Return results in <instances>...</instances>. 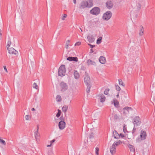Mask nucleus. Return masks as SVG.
Returning a JSON list of instances; mask_svg holds the SVG:
<instances>
[{"mask_svg": "<svg viewBox=\"0 0 155 155\" xmlns=\"http://www.w3.org/2000/svg\"><path fill=\"white\" fill-rule=\"evenodd\" d=\"M93 5L92 1H89L88 2L87 1L84 0L81 2L79 5V8L80 9H84L86 8H90Z\"/></svg>", "mask_w": 155, "mask_h": 155, "instance_id": "f257e3e1", "label": "nucleus"}, {"mask_svg": "<svg viewBox=\"0 0 155 155\" xmlns=\"http://www.w3.org/2000/svg\"><path fill=\"white\" fill-rule=\"evenodd\" d=\"M84 81V83L87 86V93H89L90 91L91 87V84L90 81V77L87 75H85Z\"/></svg>", "mask_w": 155, "mask_h": 155, "instance_id": "f03ea898", "label": "nucleus"}, {"mask_svg": "<svg viewBox=\"0 0 155 155\" xmlns=\"http://www.w3.org/2000/svg\"><path fill=\"white\" fill-rule=\"evenodd\" d=\"M66 69L64 65H62L59 67L58 70V75L59 76L63 77L65 74Z\"/></svg>", "mask_w": 155, "mask_h": 155, "instance_id": "7ed1b4c3", "label": "nucleus"}, {"mask_svg": "<svg viewBox=\"0 0 155 155\" xmlns=\"http://www.w3.org/2000/svg\"><path fill=\"white\" fill-rule=\"evenodd\" d=\"M112 15V12L110 11H107L103 14V18L106 21H108L111 18Z\"/></svg>", "mask_w": 155, "mask_h": 155, "instance_id": "20e7f679", "label": "nucleus"}, {"mask_svg": "<svg viewBox=\"0 0 155 155\" xmlns=\"http://www.w3.org/2000/svg\"><path fill=\"white\" fill-rule=\"evenodd\" d=\"M60 90L62 91H64L67 90L68 86L67 84L64 81L61 82L59 84Z\"/></svg>", "mask_w": 155, "mask_h": 155, "instance_id": "39448f33", "label": "nucleus"}, {"mask_svg": "<svg viewBox=\"0 0 155 155\" xmlns=\"http://www.w3.org/2000/svg\"><path fill=\"white\" fill-rule=\"evenodd\" d=\"M100 9L96 7L93 8L90 11V12L92 14L97 15L100 13Z\"/></svg>", "mask_w": 155, "mask_h": 155, "instance_id": "423d86ee", "label": "nucleus"}, {"mask_svg": "<svg viewBox=\"0 0 155 155\" xmlns=\"http://www.w3.org/2000/svg\"><path fill=\"white\" fill-rule=\"evenodd\" d=\"M133 124L134 127L137 126L140 124V119L138 116H136L134 118Z\"/></svg>", "mask_w": 155, "mask_h": 155, "instance_id": "0eeeda50", "label": "nucleus"}, {"mask_svg": "<svg viewBox=\"0 0 155 155\" xmlns=\"http://www.w3.org/2000/svg\"><path fill=\"white\" fill-rule=\"evenodd\" d=\"M8 53L10 54H14L16 56H18V52L13 48H8Z\"/></svg>", "mask_w": 155, "mask_h": 155, "instance_id": "6e6552de", "label": "nucleus"}, {"mask_svg": "<svg viewBox=\"0 0 155 155\" xmlns=\"http://www.w3.org/2000/svg\"><path fill=\"white\" fill-rule=\"evenodd\" d=\"M66 123L64 120H61L59 123L58 127L60 130H63L65 127Z\"/></svg>", "mask_w": 155, "mask_h": 155, "instance_id": "1a4fd4ad", "label": "nucleus"}, {"mask_svg": "<svg viewBox=\"0 0 155 155\" xmlns=\"http://www.w3.org/2000/svg\"><path fill=\"white\" fill-rule=\"evenodd\" d=\"M95 138V136L93 133L91 132L88 135V139L91 142H93Z\"/></svg>", "mask_w": 155, "mask_h": 155, "instance_id": "9d476101", "label": "nucleus"}, {"mask_svg": "<svg viewBox=\"0 0 155 155\" xmlns=\"http://www.w3.org/2000/svg\"><path fill=\"white\" fill-rule=\"evenodd\" d=\"M133 109L131 107H126L123 108V113L124 114H127L129 113L130 111H132Z\"/></svg>", "mask_w": 155, "mask_h": 155, "instance_id": "9b49d317", "label": "nucleus"}, {"mask_svg": "<svg viewBox=\"0 0 155 155\" xmlns=\"http://www.w3.org/2000/svg\"><path fill=\"white\" fill-rule=\"evenodd\" d=\"M106 7L109 9L111 8L113 6L112 2L110 1H107L106 2Z\"/></svg>", "mask_w": 155, "mask_h": 155, "instance_id": "f8f14e48", "label": "nucleus"}, {"mask_svg": "<svg viewBox=\"0 0 155 155\" xmlns=\"http://www.w3.org/2000/svg\"><path fill=\"white\" fill-rule=\"evenodd\" d=\"M67 59L70 61H73L75 62L78 61V58L77 57H69L67 58Z\"/></svg>", "mask_w": 155, "mask_h": 155, "instance_id": "ddd939ff", "label": "nucleus"}, {"mask_svg": "<svg viewBox=\"0 0 155 155\" xmlns=\"http://www.w3.org/2000/svg\"><path fill=\"white\" fill-rule=\"evenodd\" d=\"M140 137L142 140H144L146 138L147 134L145 131H143L142 130L141 131Z\"/></svg>", "mask_w": 155, "mask_h": 155, "instance_id": "4468645a", "label": "nucleus"}, {"mask_svg": "<svg viewBox=\"0 0 155 155\" xmlns=\"http://www.w3.org/2000/svg\"><path fill=\"white\" fill-rule=\"evenodd\" d=\"M110 151L112 155H114L115 154L116 152V148L114 146H113L112 145V146L110 148Z\"/></svg>", "mask_w": 155, "mask_h": 155, "instance_id": "2eb2a0df", "label": "nucleus"}, {"mask_svg": "<svg viewBox=\"0 0 155 155\" xmlns=\"http://www.w3.org/2000/svg\"><path fill=\"white\" fill-rule=\"evenodd\" d=\"M99 61L101 64H104L106 62V60L104 57L101 56L99 59Z\"/></svg>", "mask_w": 155, "mask_h": 155, "instance_id": "dca6fc26", "label": "nucleus"}, {"mask_svg": "<svg viewBox=\"0 0 155 155\" xmlns=\"http://www.w3.org/2000/svg\"><path fill=\"white\" fill-rule=\"evenodd\" d=\"M114 137L116 139H119L120 138V135L115 130H114L113 133Z\"/></svg>", "mask_w": 155, "mask_h": 155, "instance_id": "f3484780", "label": "nucleus"}, {"mask_svg": "<svg viewBox=\"0 0 155 155\" xmlns=\"http://www.w3.org/2000/svg\"><path fill=\"white\" fill-rule=\"evenodd\" d=\"M87 63L88 65H95L96 64L95 62L93 61L90 59H88L87 61Z\"/></svg>", "mask_w": 155, "mask_h": 155, "instance_id": "a211bd4d", "label": "nucleus"}, {"mask_svg": "<svg viewBox=\"0 0 155 155\" xmlns=\"http://www.w3.org/2000/svg\"><path fill=\"white\" fill-rule=\"evenodd\" d=\"M122 143L121 141L120 140H119L117 141H115L114 142L113 144H112L113 146H114L116 147L121 144Z\"/></svg>", "mask_w": 155, "mask_h": 155, "instance_id": "6ab92c4d", "label": "nucleus"}, {"mask_svg": "<svg viewBox=\"0 0 155 155\" xmlns=\"http://www.w3.org/2000/svg\"><path fill=\"white\" fill-rule=\"evenodd\" d=\"M74 78L76 79H78L80 75L79 73L77 71H75L74 73Z\"/></svg>", "mask_w": 155, "mask_h": 155, "instance_id": "aec40b11", "label": "nucleus"}, {"mask_svg": "<svg viewBox=\"0 0 155 155\" xmlns=\"http://www.w3.org/2000/svg\"><path fill=\"white\" fill-rule=\"evenodd\" d=\"M140 30L139 33V35L140 36H142L143 35L144 30L143 26L142 25L140 26Z\"/></svg>", "mask_w": 155, "mask_h": 155, "instance_id": "412c9836", "label": "nucleus"}, {"mask_svg": "<svg viewBox=\"0 0 155 155\" xmlns=\"http://www.w3.org/2000/svg\"><path fill=\"white\" fill-rule=\"evenodd\" d=\"M128 147L129 148L131 152H134L135 151V148L134 146L129 144L128 145Z\"/></svg>", "mask_w": 155, "mask_h": 155, "instance_id": "4be33fe9", "label": "nucleus"}, {"mask_svg": "<svg viewBox=\"0 0 155 155\" xmlns=\"http://www.w3.org/2000/svg\"><path fill=\"white\" fill-rule=\"evenodd\" d=\"M87 39L88 41L90 43L93 42L94 40V38L92 36H88Z\"/></svg>", "mask_w": 155, "mask_h": 155, "instance_id": "5701e85b", "label": "nucleus"}, {"mask_svg": "<svg viewBox=\"0 0 155 155\" xmlns=\"http://www.w3.org/2000/svg\"><path fill=\"white\" fill-rule=\"evenodd\" d=\"M113 101L114 106L116 107L118 106L119 104L118 101L116 100L115 98H114Z\"/></svg>", "mask_w": 155, "mask_h": 155, "instance_id": "b1692460", "label": "nucleus"}, {"mask_svg": "<svg viewBox=\"0 0 155 155\" xmlns=\"http://www.w3.org/2000/svg\"><path fill=\"white\" fill-rule=\"evenodd\" d=\"M68 109V106L67 105H64L62 108V110L63 112L65 113Z\"/></svg>", "mask_w": 155, "mask_h": 155, "instance_id": "393cba45", "label": "nucleus"}, {"mask_svg": "<svg viewBox=\"0 0 155 155\" xmlns=\"http://www.w3.org/2000/svg\"><path fill=\"white\" fill-rule=\"evenodd\" d=\"M56 99L57 102H59L61 101V96L59 95L57 96Z\"/></svg>", "mask_w": 155, "mask_h": 155, "instance_id": "a878e982", "label": "nucleus"}, {"mask_svg": "<svg viewBox=\"0 0 155 155\" xmlns=\"http://www.w3.org/2000/svg\"><path fill=\"white\" fill-rule=\"evenodd\" d=\"M105 97L103 95H102L101 96V102L103 103L104 102L105 100Z\"/></svg>", "mask_w": 155, "mask_h": 155, "instance_id": "bb28decb", "label": "nucleus"}, {"mask_svg": "<svg viewBox=\"0 0 155 155\" xmlns=\"http://www.w3.org/2000/svg\"><path fill=\"white\" fill-rule=\"evenodd\" d=\"M32 87L33 88H35L36 89H38L39 88V87L37 85V84L35 83H34L32 85Z\"/></svg>", "mask_w": 155, "mask_h": 155, "instance_id": "cd10ccee", "label": "nucleus"}, {"mask_svg": "<svg viewBox=\"0 0 155 155\" xmlns=\"http://www.w3.org/2000/svg\"><path fill=\"white\" fill-rule=\"evenodd\" d=\"M70 41L69 40H68L66 42L65 47L67 49H68V46L69 44Z\"/></svg>", "mask_w": 155, "mask_h": 155, "instance_id": "c85d7f7f", "label": "nucleus"}, {"mask_svg": "<svg viewBox=\"0 0 155 155\" xmlns=\"http://www.w3.org/2000/svg\"><path fill=\"white\" fill-rule=\"evenodd\" d=\"M11 44V40L10 39H9V40H8V41L7 42V45L6 46L7 49H8V48H9V47Z\"/></svg>", "mask_w": 155, "mask_h": 155, "instance_id": "c756f323", "label": "nucleus"}, {"mask_svg": "<svg viewBox=\"0 0 155 155\" xmlns=\"http://www.w3.org/2000/svg\"><path fill=\"white\" fill-rule=\"evenodd\" d=\"M102 38L101 37H100L98 38L97 39V44H99L101 43V41L102 40Z\"/></svg>", "mask_w": 155, "mask_h": 155, "instance_id": "7c9ffc66", "label": "nucleus"}, {"mask_svg": "<svg viewBox=\"0 0 155 155\" xmlns=\"http://www.w3.org/2000/svg\"><path fill=\"white\" fill-rule=\"evenodd\" d=\"M0 142L1 144H3L4 145H5L6 144V143L5 141L4 140L1 139L0 137Z\"/></svg>", "mask_w": 155, "mask_h": 155, "instance_id": "2f4dec72", "label": "nucleus"}, {"mask_svg": "<svg viewBox=\"0 0 155 155\" xmlns=\"http://www.w3.org/2000/svg\"><path fill=\"white\" fill-rule=\"evenodd\" d=\"M38 131H36L35 132V136L36 139L39 136V135L38 134Z\"/></svg>", "mask_w": 155, "mask_h": 155, "instance_id": "473e14b6", "label": "nucleus"}, {"mask_svg": "<svg viewBox=\"0 0 155 155\" xmlns=\"http://www.w3.org/2000/svg\"><path fill=\"white\" fill-rule=\"evenodd\" d=\"M61 113V110L58 109V112L56 115V116L58 117H59L60 116Z\"/></svg>", "mask_w": 155, "mask_h": 155, "instance_id": "72a5a7b5", "label": "nucleus"}, {"mask_svg": "<svg viewBox=\"0 0 155 155\" xmlns=\"http://www.w3.org/2000/svg\"><path fill=\"white\" fill-rule=\"evenodd\" d=\"M119 118V116H118L117 114H115L114 116V119L115 120H118Z\"/></svg>", "mask_w": 155, "mask_h": 155, "instance_id": "f704fd0d", "label": "nucleus"}, {"mask_svg": "<svg viewBox=\"0 0 155 155\" xmlns=\"http://www.w3.org/2000/svg\"><path fill=\"white\" fill-rule=\"evenodd\" d=\"M109 89H107L105 90L104 92V94L106 95H107L108 94V92L109 91Z\"/></svg>", "mask_w": 155, "mask_h": 155, "instance_id": "c9c22d12", "label": "nucleus"}, {"mask_svg": "<svg viewBox=\"0 0 155 155\" xmlns=\"http://www.w3.org/2000/svg\"><path fill=\"white\" fill-rule=\"evenodd\" d=\"M25 119L27 120H30V117L29 115H26L25 117Z\"/></svg>", "mask_w": 155, "mask_h": 155, "instance_id": "e433bc0d", "label": "nucleus"}, {"mask_svg": "<svg viewBox=\"0 0 155 155\" xmlns=\"http://www.w3.org/2000/svg\"><path fill=\"white\" fill-rule=\"evenodd\" d=\"M118 81H119V85H122L123 86H124V84L123 83L122 80L121 79L118 80Z\"/></svg>", "mask_w": 155, "mask_h": 155, "instance_id": "4c0bfd02", "label": "nucleus"}, {"mask_svg": "<svg viewBox=\"0 0 155 155\" xmlns=\"http://www.w3.org/2000/svg\"><path fill=\"white\" fill-rule=\"evenodd\" d=\"M116 89L118 91H119L120 90V87L118 85H115Z\"/></svg>", "mask_w": 155, "mask_h": 155, "instance_id": "58836bf2", "label": "nucleus"}, {"mask_svg": "<svg viewBox=\"0 0 155 155\" xmlns=\"http://www.w3.org/2000/svg\"><path fill=\"white\" fill-rule=\"evenodd\" d=\"M95 150H96L95 153H96V154H97V155H99L98 151H99V149L98 148L96 147L95 148Z\"/></svg>", "mask_w": 155, "mask_h": 155, "instance_id": "ea45409f", "label": "nucleus"}, {"mask_svg": "<svg viewBox=\"0 0 155 155\" xmlns=\"http://www.w3.org/2000/svg\"><path fill=\"white\" fill-rule=\"evenodd\" d=\"M67 15L66 14H64V15L61 18V19L62 20H64L65 19V18L67 17Z\"/></svg>", "mask_w": 155, "mask_h": 155, "instance_id": "a19ab883", "label": "nucleus"}, {"mask_svg": "<svg viewBox=\"0 0 155 155\" xmlns=\"http://www.w3.org/2000/svg\"><path fill=\"white\" fill-rule=\"evenodd\" d=\"M123 131L125 133L126 131H127V128L126 127V126L124 125V126L123 127Z\"/></svg>", "mask_w": 155, "mask_h": 155, "instance_id": "79ce46f5", "label": "nucleus"}, {"mask_svg": "<svg viewBox=\"0 0 155 155\" xmlns=\"http://www.w3.org/2000/svg\"><path fill=\"white\" fill-rule=\"evenodd\" d=\"M81 44V42L78 41V42H77V43H76L75 44V46H76V45L79 46Z\"/></svg>", "mask_w": 155, "mask_h": 155, "instance_id": "37998d69", "label": "nucleus"}, {"mask_svg": "<svg viewBox=\"0 0 155 155\" xmlns=\"http://www.w3.org/2000/svg\"><path fill=\"white\" fill-rule=\"evenodd\" d=\"M88 45L89 46H90V48H93L94 47H95V45H91V44H88Z\"/></svg>", "mask_w": 155, "mask_h": 155, "instance_id": "c03bdc74", "label": "nucleus"}, {"mask_svg": "<svg viewBox=\"0 0 155 155\" xmlns=\"http://www.w3.org/2000/svg\"><path fill=\"white\" fill-rule=\"evenodd\" d=\"M60 119L61 120H64V118L63 116H61Z\"/></svg>", "mask_w": 155, "mask_h": 155, "instance_id": "a18cd8bd", "label": "nucleus"}, {"mask_svg": "<svg viewBox=\"0 0 155 155\" xmlns=\"http://www.w3.org/2000/svg\"><path fill=\"white\" fill-rule=\"evenodd\" d=\"M134 127H134L133 128V130L132 131V133L133 134L135 132V131L136 130V129Z\"/></svg>", "mask_w": 155, "mask_h": 155, "instance_id": "49530a36", "label": "nucleus"}, {"mask_svg": "<svg viewBox=\"0 0 155 155\" xmlns=\"http://www.w3.org/2000/svg\"><path fill=\"white\" fill-rule=\"evenodd\" d=\"M4 70L6 71V72H8V71L6 68V67L5 66H4Z\"/></svg>", "mask_w": 155, "mask_h": 155, "instance_id": "de8ad7c7", "label": "nucleus"}, {"mask_svg": "<svg viewBox=\"0 0 155 155\" xmlns=\"http://www.w3.org/2000/svg\"><path fill=\"white\" fill-rule=\"evenodd\" d=\"M55 141V139H54L50 141L51 143L52 144V143L54 142Z\"/></svg>", "mask_w": 155, "mask_h": 155, "instance_id": "09e8293b", "label": "nucleus"}, {"mask_svg": "<svg viewBox=\"0 0 155 155\" xmlns=\"http://www.w3.org/2000/svg\"><path fill=\"white\" fill-rule=\"evenodd\" d=\"M119 135H120V137L122 138H123L124 137V135L122 134L121 133L120 134H119Z\"/></svg>", "mask_w": 155, "mask_h": 155, "instance_id": "8fccbe9b", "label": "nucleus"}, {"mask_svg": "<svg viewBox=\"0 0 155 155\" xmlns=\"http://www.w3.org/2000/svg\"><path fill=\"white\" fill-rule=\"evenodd\" d=\"M39 128V125H37V130L36 131H38Z\"/></svg>", "mask_w": 155, "mask_h": 155, "instance_id": "3c124183", "label": "nucleus"}, {"mask_svg": "<svg viewBox=\"0 0 155 155\" xmlns=\"http://www.w3.org/2000/svg\"><path fill=\"white\" fill-rule=\"evenodd\" d=\"M1 31H2V30H1L0 29V39H1V35H2Z\"/></svg>", "mask_w": 155, "mask_h": 155, "instance_id": "603ef678", "label": "nucleus"}, {"mask_svg": "<svg viewBox=\"0 0 155 155\" xmlns=\"http://www.w3.org/2000/svg\"><path fill=\"white\" fill-rule=\"evenodd\" d=\"M51 146V143L50 145H47V147H50Z\"/></svg>", "mask_w": 155, "mask_h": 155, "instance_id": "864d4df0", "label": "nucleus"}, {"mask_svg": "<svg viewBox=\"0 0 155 155\" xmlns=\"http://www.w3.org/2000/svg\"><path fill=\"white\" fill-rule=\"evenodd\" d=\"M138 5H139L138 7L139 8V9H140V8L141 6L140 4H138Z\"/></svg>", "mask_w": 155, "mask_h": 155, "instance_id": "5fc2aeb1", "label": "nucleus"}, {"mask_svg": "<svg viewBox=\"0 0 155 155\" xmlns=\"http://www.w3.org/2000/svg\"><path fill=\"white\" fill-rule=\"evenodd\" d=\"M119 92H118L117 94L116 95V97L117 98H118L119 97Z\"/></svg>", "mask_w": 155, "mask_h": 155, "instance_id": "6e6d98bb", "label": "nucleus"}, {"mask_svg": "<svg viewBox=\"0 0 155 155\" xmlns=\"http://www.w3.org/2000/svg\"><path fill=\"white\" fill-rule=\"evenodd\" d=\"M90 51L91 53H93L94 52L92 49H91L90 50Z\"/></svg>", "mask_w": 155, "mask_h": 155, "instance_id": "4d7b16f0", "label": "nucleus"}, {"mask_svg": "<svg viewBox=\"0 0 155 155\" xmlns=\"http://www.w3.org/2000/svg\"><path fill=\"white\" fill-rule=\"evenodd\" d=\"M73 0L74 3V4H76V0Z\"/></svg>", "mask_w": 155, "mask_h": 155, "instance_id": "13d9d810", "label": "nucleus"}, {"mask_svg": "<svg viewBox=\"0 0 155 155\" xmlns=\"http://www.w3.org/2000/svg\"><path fill=\"white\" fill-rule=\"evenodd\" d=\"M35 110V109L34 108H33L31 109V110H32V111H34V110Z\"/></svg>", "mask_w": 155, "mask_h": 155, "instance_id": "bf43d9fd", "label": "nucleus"}, {"mask_svg": "<svg viewBox=\"0 0 155 155\" xmlns=\"http://www.w3.org/2000/svg\"><path fill=\"white\" fill-rule=\"evenodd\" d=\"M80 28V30H81V32H82V29H81V28Z\"/></svg>", "mask_w": 155, "mask_h": 155, "instance_id": "052dcab7", "label": "nucleus"}]
</instances>
